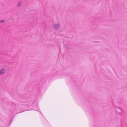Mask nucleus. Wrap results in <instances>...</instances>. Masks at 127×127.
Wrapping results in <instances>:
<instances>
[{"mask_svg": "<svg viewBox=\"0 0 127 127\" xmlns=\"http://www.w3.org/2000/svg\"><path fill=\"white\" fill-rule=\"evenodd\" d=\"M4 21L3 20H0V23H4Z\"/></svg>", "mask_w": 127, "mask_h": 127, "instance_id": "nucleus-3", "label": "nucleus"}, {"mask_svg": "<svg viewBox=\"0 0 127 127\" xmlns=\"http://www.w3.org/2000/svg\"><path fill=\"white\" fill-rule=\"evenodd\" d=\"M5 72V71L4 69H1L0 71V75L4 73Z\"/></svg>", "mask_w": 127, "mask_h": 127, "instance_id": "nucleus-1", "label": "nucleus"}, {"mask_svg": "<svg viewBox=\"0 0 127 127\" xmlns=\"http://www.w3.org/2000/svg\"><path fill=\"white\" fill-rule=\"evenodd\" d=\"M59 25H58L56 24L54 26V28L56 29H57L59 27Z\"/></svg>", "mask_w": 127, "mask_h": 127, "instance_id": "nucleus-2", "label": "nucleus"}]
</instances>
